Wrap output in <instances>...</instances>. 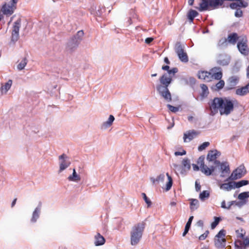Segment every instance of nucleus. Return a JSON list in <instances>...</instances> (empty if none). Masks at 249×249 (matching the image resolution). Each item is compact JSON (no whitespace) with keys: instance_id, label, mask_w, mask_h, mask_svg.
Listing matches in <instances>:
<instances>
[{"instance_id":"1","label":"nucleus","mask_w":249,"mask_h":249,"mask_svg":"<svg viewBox=\"0 0 249 249\" xmlns=\"http://www.w3.org/2000/svg\"><path fill=\"white\" fill-rule=\"evenodd\" d=\"M211 115H214L218 111L221 115H228L234 109V104L232 100L226 98L215 97L209 103Z\"/></svg>"},{"instance_id":"2","label":"nucleus","mask_w":249,"mask_h":249,"mask_svg":"<svg viewBox=\"0 0 249 249\" xmlns=\"http://www.w3.org/2000/svg\"><path fill=\"white\" fill-rule=\"evenodd\" d=\"M159 80L160 84L157 86V91L166 101L171 102L172 96L168 87L172 81V76L165 73L160 78Z\"/></svg>"},{"instance_id":"3","label":"nucleus","mask_w":249,"mask_h":249,"mask_svg":"<svg viewBox=\"0 0 249 249\" xmlns=\"http://www.w3.org/2000/svg\"><path fill=\"white\" fill-rule=\"evenodd\" d=\"M145 223L142 222L135 225L130 232L131 244L136 245L142 237V233L145 228Z\"/></svg>"},{"instance_id":"4","label":"nucleus","mask_w":249,"mask_h":249,"mask_svg":"<svg viewBox=\"0 0 249 249\" xmlns=\"http://www.w3.org/2000/svg\"><path fill=\"white\" fill-rule=\"evenodd\" d=\"M218 0H201L199 6L197 9L199 11H204L211 8L216 9L219 7Z\"/></svg>"},{"instance_id":"5","label":"nucleus","mask_w":249,"mask_h":249,"mask_svg":"<svg viewBox=\"0 0 249 249\" xmlns=\"http://www.w3.org/2000/svg\"><path fill=\"white\" fill-rule=\"evenodd\" d=\"M221 207L223 209L231 210L233 212H236L237 209L245 210L246 213H249V208L248 203H221Z\"/></svg>"},{"instance_id":"6","label":"nucleus","mask_w":249,"mask_h":249,"mask_svg":"<svg viewBox=\"0 0 249 249\" xmlns=\"http://www.w3.org/2000/svg\"><path fill=\"white\" fill-rule=\"evenodd\" d=\"M226 235V231L222 229L215 235L214 238V244L215 247L218 249L225 248L226 240L224 238Z\"/></svg>"},{"instance_id":"7","label":"nucleus","mask_w":249,"mask_h":249,"mask_svg":"<svg viewBox=\"0 0 249 249\" xmlns=\"http://www.w3.org/2000/svg\"><path fill=\"white\" fill-rule=\"evenodd\" d=\"M18 0H11L10 3H5L1 7V11L3 14L9 16L11 15L16 9V3Z\"/></svg>"},{"instance_id":"8","label":"nucleus","mask_w":249,"mask_h":249,"mask_svg":"<svg viewBox=\"0 0 249 249\" xmlns=\"http://www.w3.org/2000/svg\"><path fill=\"white\" fill-rule=\"evenodd\" d=\"M246 169L243 165H241L233 171L231 175L226 179L234 180L242 178L246 174Z\"/></svg>"},{"instance_id":"9","label":"nucleus","mask_w":249,"mask_h":249,"mask_svg":"<svg viewBox=\"0 0 249 249\" xmlns=\"http://www.w3.org/2000/svg\"><path fill=\"white\" fill-rule=\"evenodd\" d=\"M204 156H200L197 160V163L199 165L201 171L206 176H210L212 174L215 170V167L213 166L208 167L204 164Z\"/></svg>"},{"instance_id":"10","label":"nucleus","mask_w":249,"mask_h":249,"mask_svg":"<svg viewBox=\"0 0 249 249\" xmlns=\"http://www.w3.org/2000/svg\"><path fill=\"white\" fill-rule=\"evenodd\" d=\"M21 25V20L18 19L14 22L13 27L10 45H14L19 38V30Z\"/></svg>"},{"instance_id":"11","label":"nucleus","mask_w":249,"mask_h":249,"mask_svg":"<svg viewBox=\"0 0 249 249\" xmlns=\"http://www.w3.org/2000/svg\"><path fill=\"white\" fill-rule=\"evenodd\" d=\"M175 52L180 60L183 62H187L189 60L187 53L184 51V47L180 42H177L175 47Z\"/></svg>"},{"instance_id":"12","label":"nucleus","mask_w":249,"mask_h":249,"mask_svg":"<svg viewBox=\"0 0 249 249\" xmlns=\"http://www.w3.org/2000/svg\"><path fill=\"white\" fill-rule=\"evenodd\" d=\"M248 39L245 36H240V40L237 43V48L239 52L244 55L249 53V50L247 45Z\"/></svg>"},{"instance_id":"13","label":"nucleus","mask_w":249,"mask_h":249,"mask_svg":"<svg viewBox=\"0 0 249 249\" xmlns=\"http://www.w3.org/2000/svg\"><path fill=\"white\" fill-rule=\"evenodd\" d=\"M59 159L60 160L59 172H61L70 166L71 162L68 160V157L65 154L60 155L59 157Z\"/></svg>"},{"instance_id":"14","label":"nucleus","mask_w":249,"mask_h":249,"mask_svg":"<svg viewBox=\"0 0 249 249\" xmlns=\"http://www.w3.org/2000/svg\"><path fill=\"white\" fill-rule=\"evenodd\" d=\"M220 155V153L216 150H210L207 155V159L210 161H214L215 164H220V162L216 160Z\"/></svg>"},{"instance_id":"15","label":"nucleus","mask_w":249,"mask_h":249,"mask_svg":"<svg viewBox=\"0 0 249 249\" xmlns=\"http://www.w3.org/2000/svg\"><path fill=\"white\" fill-rule=\"evenodd\" d=\"M199 134V132L195 130H189L184 134L183 139L184 142H187L188 139L189 141L192 140Z\"/></svg>"},{"instance_id":"16","label":"nucleus","mask_w":249,"mask_h":249,"mask_svg":"<svg viewBox=\"0 0 249 249\" xmlns=\"http://www.w3.org/2000/svg\"><path fill=\"white\" fill-rule=\"evenodd\" d=\"M197 76L199 79L207 81L212 80V73L207 71H200L198 72Z\"/></svg>"},{"instance_id":"17","label":"nucleus","mask_w":249,"mask_h":249,"mask_svg":"<svg viewBox=\"0 0 249 249\" xmlns=\"http://www.w3.org/2000/svg\"><path fill=\"white\" fill-rule=\"evenodd\" d=\"M235 2H233L230 4V7L233 9H237L241 7H246L248 3L242 0H235Z\"/></svg>"},{"instance_id":"18","label":"nucleus","mask_w":249,"mask_h":249,"mask_svg":"<svg viewBox=\"0 0 249 249\" xmlns=\"http://www.w3.org/2000/svg\"><path fill=\"white\" fill-rule=\"evenodd\" d=\"M227 40L229 43L234 45L238 40H240V36H238L237 33H233L228 35Z\"/></svg>"},{"instance_id":"19","label":"nucleus","mask_w":249,"mask_h":249,"mask_svg":"<svg viewBox=\"0 0 249 249\" xmlns=\"http://www.w3.org/2000/svg\"><path fill=\"white\" fill-rule=\"evenodd\" d=\"M80 42V38L76 39V37H73L71 40L68 43V49L72 51L73 49L76 48Z\"/></svg>"},{"instance_id":"20","label":"nucleus","mask_w":249,"mask_h":249,"mask_svg":"<svg viewBox=\"0 0 249 249\" xmlns=\"http://www.w3.org/2000/svg\"><path fill=\"white\" fill-rule=\"evenodd\" d=\"M94 244L96 246H99L104 245L106 240L105 238L99 233H97L94 237Z\"/></svg>"},{"instance_id":"21","label":"nucleus","mask_w":249,"mask_h":249,"mask_svg":"<svg viewBox=\"0 0 249 249\" xmlns=\"http://www.w3.org/2000/svg\"><path fill=\"white\" fill-rule=\"evenodd\" d=\"M248 93H249V83L236 90V94L238 95L244 96Z\"/></svg>"},{"instance_id":"22","label":"nucleus","mask_w":249,"mask_h":249,"mask_svg":"<svg viewBox=\"0 0 249 249\" xmlns=\"http://www.w3.org/2000/svg\"><path fill=\"white\" fill-rule=\"evenodd\" d=\"M41 210V205H39L33 212L32 217L31 219V221L33 223H35L37 219L39 216V214Z\"/></svg>"},{"instance_id":"23","label":"nucleus","mask_w":249,"mask_h":249,"mask_svg":"<svg viewBox=\"0 0 249 249\" xmlns=\"http://www.w3.org/2000/svg\"><path fill=\"white\" fill-rule=\"evenodd\" d=\"M220 169L221 170V176L222 177H225L226 175L229 174L230 168L228 165L225 163L220 164Z\"/></svg>"},{"instance_id":"24","label":"nucleus","mask_w":249,"mask_h":249,"mask_svg":"<svg viewBox=\"0 0 249 249\" xmlns=\"http://www.w3.org/2000/svg\"><path fill=\"white\" fill-rule=\"evenodd\" d=\"M193 219H194L193 216H190V217L189 218V219H188L187 223L185 225L184 231L182 233L183 236H185L186 235V234L188 232V231L191 228V224H192Z\"/></svg>"},{"instance_id":"25","label":"nucleus","mask_w":249,"mask_h":249,"mask_svg":"<svg viewBox=\"0 0 249 249\" xmlns=\"http://www.w3.org/2000/svg\"><path fill=\"white\" fill-rule=\"evenodd\" d=\"M220 187L221 189L228 191H231L232 189L234 188V182H230L222 184Z\"/></svg>"},{"instance_id":"26","label":"nucleus","mask_w":249,"mask_h":249,"mask_svg":"<svg viewBox=\"0 0 249 249\" xmlns=\"http://www.w3.org/2000/svg\"><path fill=\"white\" fill-rule=\"evenodd\" d=\"M229 62V58L226 56H221L217 60V63L221 66L228 65Z\"/></svg>"},{"instance_id":"27","label":"nucleus","mask_w":249,"mask_h":249,"mask_svg":"<svg viewBox=\"0 0 249 249\" xmlns=\"http://www.w3.org/2000/svg\"><path fill=\"white\" fill-rule=\"evenodd\" d=\"M198 15V13L196 11L191 9L189 11L187 15L188 18L190 20V22H192L194 20V18L197 16Z\"/></svg>"},{"instance_id":"28","label":"nucleus","mask_w":249,"mask_h":249,"mask_svg":"<svg viewBox=\"0 0 249 249\" xmlns=\"http://www.w3.org/2000/svg\"><path fill=\"white\" fill-rule=\"evenodd\" d=\"M166 175L168 178V181L166 183L165 189L166 191H169L171 189L173 185V179L172 177L169 175L168 173L166 174Z\"/></svg>"},{"instance_id":"29","label":"nucleus","mask_w":249,"mask_h":249,"mask_svg":"<svg viewBox=\"0 0 249 249\" xmlns=\"http://www.w3.org/2000/svg\"><path fill=\"white\" fill-rule=\"evenodd\" d=\"M200 87L202 90V92L200 94L201 96L203 97H207L209 93L208 87L205 84H201Z\"/></svg>"},{"instance_id":"30","label":"nucleus","mask_w":249,"mask_h":249,"mask_svg":"<svg viewBox=\"0 0 249 249\" xmlns=\"http://www.w3.org/2000/svg\"><path fill=\"white\" fill-rule=\"evenodd\" d=\"M68 179L70 181H78L80 180V177L77 175L75 170H73V173L72 175L68 177Z\"/></svg>"},{"instance_id":"31","label":"nucleus","mask_w":249,"mask_h":249,"mask_svg":"<svg viewBox=\"0 0 249 249\" xmlns=\"http://www.w3.org/2000/svg\"><path fill=\"white\" fill-rule=\"evenodd\" d=\"M249 183V181L246 180H242L238 182H234V188H240L243 186L248 185Z\"/></svg>"},{"instance_id":"32","label":"nucleus","mask_w":249,"mask_h":249,"mask_svg":"<svg viewBox=\"0 0 249 249\" xmlns=\"http://www.w3.org/2000/svg\"><path fill=\"white\" fill-rule=\"evenodd\" d=\"M221 220H222V218L221 217L214 216V221L213 222L211 225V229L213 230L215 229V227L218 225L220 221Z\"/></svg>"},{"instance_id":"33","label":"nucleus","mask_w":249,"mask_h":249,"mask_svg":"<svg viewBox=\"0 0 249 249\" xmlns=\"http://www.w3.org/2000/svg\"><path fill=\"white\" fill-rule=\"evenodd\" d=\"M27 63L26 58H24L22 61L18 65L17 68L19 70H23Z\"/></svg>"},{"instance_id":"34","label":"nucleus","mask_w":249,"mask_h":249,"mask_svg":"<svg viewBox=\"0 0 249 249\" xmlns=\"http://www.w3.org/2000/svg\"><path fill=\"white\" fill-rule=\"evenodd\" d=\"M212 79L220 80L222 77V72L221 71L218 72H214L213 73H212Z\"/></svg>"},{"instance_id":"35","label":"nucleus","mask_w":249,"mask_h":249,"mask_svg":"<svg viewBox=\"0 0 249 249\" xmlns=\"http://www.w3.org/2000/svg\"><path fill=\"white\" fill-rule=\"evenodd\" d=\"M249 197V192H245L240 193L238 196L239 199L244 201L247 198Z\"/></svg>"},{"instance_id":"36","label":"nucleus","mask_w":249,"mask_h":249,"mask_svg":"<svg viewBox=\"0 0 249 249\" xmlns=\"http://www.w3.org/2000/svg\"><path fill=\"white\" fill-rule=\"evenodd\" d=\"M114 119H115L114 116L112 115H110L108 118V120L106 122L104 123V125H105L106 127L111 126Z\"/></svg>"},{"instance_id":"37","label":"nucleus","mask_w":249,"mask_h":249,"mask_svg":"<svg viewBox=\"0 0 249 249\" xmlns=\"http://www.w3.org/2000/svg\"><path fill=\"white\" fill-rule=\"evenodd\" d=\"M182 164L184 168L190 169L191 168L190 162L188 159H184L182 161Z\"/></svg>"},{"instance_id":"38","label":"nucleus","mask_w":249,"mask_h":249,"mask_svg":"<svg viewBox=\"0 0 249 249\" xmlns=\"http://www.w3.org/2000/svg\"><path fill=\"white\" fill-rule=\"evenodd\" d=\"M209 192L208 191H203L199 195V198L202 201H204L205 198L209 196Z\"/></svg>"},{"instance_id":"39","label":"nucleus","mask_w":249,"mask_h":249,"mask_svg":"<svg viewBox=\"0 0 249 249\" xmlns=\"http://www.w3.org/2000/svg\"><path fill=\"white\" fill-rule=\"evenodd\" d=\"M12 84V81L11 80H8V81L5 84V85L2 87V89L4 90L5 92H7L10 88Z\"/></svg>"},{"instance_id":"40","label":"nucleus","mask_w":249,"mask_h":249,"mask_svg":"<svg viewBox=\"0 0 249 249\" xmlns=\"http://www.w3.org/2000/svg\"><path fill=\"white\" fill-rule=\"evenodd\" d=\"M209 145H210L209 142H204L198 146V150L199 151H202V150H204Z\"/></svg>"},{"instance_id":"41","label":"nucleus","mask_w":249,"mask_h":249,"mask_svg":"<svg viewBox=\"0 0 249 249\" xmlns=\"http://www.w3.org/2000/svg\"><path fill=\"white\" fill-rule=\"evenodd\" d=\"M227 42L228 41H227V38H222L220 40H219L217 45L219 47L224 46H225L227 45Z\"/></svg>"},{"instance_id":"42","label":"nucleus","mask_w":249,"mask_h":249,"mask_svg":"<svg viewBox=\"0 0 249 249\" xmlns=\"http://www.w3.org/2000/svg\"><path fill=\"white\" fill-rule=\"evenodd\" d=\"M167 107L172 112L176 113L178 112L179 110V108L178 107H176L174 106H173L171 105H167Z\"/></svg>"},{"instance_id":"43","label":"nucleus","mask_w":249,"mask_h":249,"mask_svg":"<svg viewBox=\"0 0 249 249\" xmlns=\"http://www.w3.org/2000/svg\"><path fill=\"white\" fill-rule=\"evenodd\" d=\"M225 85V82L223 80H220L216 84V87L218 90L222 89Z\"/></svg>"},{"instance_id":"44","label":"nucleus","mask_w":249,"mask_h":249,"mask_svg":"<svg viewBox=\"0 0 249 249\" xmlns=\"http://www.w3.org/2000/svg\"><path fill=\"white\" fill-rule=\"evenodd\" d=\"M238 81V78L235 76H232L230 78L229 81L230 83L232 85H235L237 83Z\"/></svg>"},{"instance_id":"45","label":"nucleus","mask_w":249,"mask_h":249,"mask_svg":"<svg viewBox=\"0 0 249 249\" xmlns=\"http://www.w3.org/2000/svg\"><path fill=\"white\" fill-rule=\"evenodd\" d=\"M209 233V231L208 230L206 231L203 234L200 235L198 237V239L200 241L205 240L208 236V235Z\"/></svg>"},{"instance_id":"46","label":"nucleus","mask_w":249,"mask_h":249,"mask_svg":"<svg viewBox=\"0 0 249 249\" xmlns=\"http://www.w3.org/2000/svg\"><path fill=\"white\" fill-rule=\"evenodd\" d=\"M190 208L191 212H193V211L196 210V209H197V208L199 206V203H190Z\"/></svg>"},{"instance_id":"47","label":"nucleus","mask_w":249,"mask_h":249,"mask_svg":"<svg viewBox=\"0 0 249 249\" xmlns=\"http://www.w3.org/2000/svg\"><path fill=\"white\" fill-rule=\"evenodd\" d=\"M234 15L236 17H237V18H240V17H242L243 12L241 10L240 8L236 9V10L235 12Z\"/></svg>"},{"instance_id":"48","label":"nucleus","mask_w":249,"mask_h":249,"mask_svg":"<svg viewBox=\"0 0 249 249\" xmlns=\"http://www.w3.org/2000/svg\"><path fill=\"white\" fill-rule=\"evenodd\" d=\"M235 247L236 249H246V246L243 244L242 242H239V245L235 244Z\"/></svg>"},{"instance_id":"49","label":"nucleus","mask_w":249,"mask_h":249,"mask_svg":"<svg viewBox=\"0 0 249 249\" xmlns=\"http://www.w3.org/2000/svg\"><path fill=\"white\" fill-rule=\"evenodd\" d=\"M164 178L165 176L163 174H160L157 177L156 181L157 182H163L164 180Z\"/></svg>"},{"instance_id":"50","label":"nucleus","mask_w":249,"mask_h":249,"mask_svg":"<svg viewBox=\"0 0 249 249\" xmlns=\"http://www.w3.org/2000/svg\"><path fill=\"white\" fill-rule=\"evenodd\" d=\"M84 35V32L83 31H79L77 32V35L74 37H76V39H78V38H80V41L81 40L82 37Z\"/></svg>"},{"instance_id":"51","label":"nucleus","mask_w":249,"mask_h":249,"mask_svg":"<svg viewBox=\"0 0 249 249\" xmlns=\"http://www.w3.org/2000/svg\"><path fill=\"white\" fill-rule=\"evenodd\" d=\"M177 72H178V69L177 68H174L172 69L171 70H170L169 71H168V72L167 73L169 74V75H171V74L174 75Z\"/></svg>"},{"instance_id":"52","label":"nucleus","mask_w":249,"mask_h":249,"mask_svg":"<svg viewBox=\"0 0 249 249\" xmlns=\"http://www.w3.org/2000/svg\"><path fill=\"white\" fill-rule=\"evenodd\" d=\"M186 153V152L185 150H183L182 152H179V151H176L175 152V155L176 156H182V155H185Z\"/></svg>"},{"instance_id":"53","label":"nucleus","mask_w":249,"mask_h":249,"mask_svg":"<svg viewBox=\"0 0 249 249\" xmlns=\"http://www.w3.org/2000/svg\"><path fill=\"white\" fill-rule=\"evenodd\" d=\"M243 244L246 247H249V237H246L244 238Z\"/></svg>"},{"instance_id":"54","label":"nucleus","mask_w":249,"mask_h":249,"mask_svg":"<svg viewBox=\"0 0 249 249\" xmlns=\"http://www.w3.org/2000/svg\"><path fill=\"white\" fill-rule=\"evenodd\" d=\"M142 197L143 198L145 202H151L148 199V198L147 197L146 194L145 193H142Z\"/></svg>"},{"instance_id":"55","label":"nucleus","mask_w":249,"mask_h":249,"mask_svg":"<svg viewBox=\"0 0 249 249\" xmlns=\"http://www.w3.org/2000/svg\"><path fill=\"white\" fill-rule=\"evenodd\" d=\"M153 38L152 37H147L145 40V42L147 44H150L153 40Z\"/></svg>"},{"instance_id":"56","label":"nucleus","mask_w":249,"mask_h":249,"mask_svg":"<svg viewBox=\"0 0 249 249\" xmlns=\"http://www.w3.org/2000/svg\"><path fill=\"white\" fill-rule=\"evenodd\" d=\"M196 225L197 226L202 228L203 227V225H204L203 221L201 220H199L197 222Z\"/></svg>"},{"instance_id":"57","label":"nucleus","mask_w":249,"mask_h":249,"mask_svg":"<svg viewBox=\"0 0 249 249\" xmlns=\"http://www.w3.org/2000/svg\"><path fill=\"white\" fill-rule=\"evenodd\" d=\"M162 69L164 71H169V66L168 65L163 66L162 67Z\"/></svg>"},{"instance_id":"58","label":"nucleus","mask_w":249,"mask_h":249,"mask_svg":"<svg viewBox=\"0 0 249 249\" xmlns=\"http://www.w3.org/2000/svg\"><path fill=\"white\" fill-rule=\"evenodd\" d=\"M193 167L195 171H198L199 170V167L196 164H193Z\"/></svg>"},{"instance_id":"59","label":"nucleus","mask_w":249,"mask_h":249,"mask_svg":"<svg viewBox=\"0 0 249 249\" xmlns=\"http://www.w3.org/2000/svg\"><path fill=\"white\" fill-rule=\"evenodd\" d=\"M164 61L167 64H169L170 63L169 60V59H168V58L167 57L164 58Z\"/></svg>"},{"instance_id":"60","label":"nucleus","mask_w":249,"mask_h":249,"mask_svg":"<svg viewBox=\"0 0 249 249\" xmlns=\"http://www.w3.org/2000/svg\"><path fill=\"white\" fill-rule=\"evenodd\" d=\"M236 219L241 221V222H245V220L242 217H239V216H236Z\"/></svg>"},{"instance_id":"61","label":"nucleus","mask_w":249,"mask_h":249,"mask_svg":"<svg viewBox=\"0 0 249 249\" xmlns=\"http://www.w3.org/2000/svg\"><path fill=\"white\" fill-rule=\"evenodd\" d=\"M194 0H188V3L190 5H192L194 3Z\"/></svg>"},{"instance_id":"62","label":"nucleus","mask_w":249,"mask_h":249,"mask_svg":"<svg viewBox=\"0 0 249 249\" xmlns=\"http://www.w3.org/2000/svg\"><path fill=\"white\" fill-rule=\"evenodd\" d=\"M1 12H1V10H0V20L3 18V14H2L1 13Z\"/></svg>"},{"instance_id":"63","label":"nucleus","mask_w":249,"mask_h":249,"mask_svg":"<svg viewBox=\"0 0 249 249\" xmlns=\"http://www.w3.org/2000/svg\"><path fill=\"white\" fill-rule=\"evenodd\" d=\"M152 203H146V207L150 208L152 206Z\"/></svg>"},{"instance_id":"64","label":"nucleus","mask_w":249,"mask_h":249,"mask_svg":"<svg viewBox=\"0 0 249 249\" xmlns=\"http://www.w3.org/2000/svg\"><path fill=\"white\" fill-rule=\"evenodd\" d=\"M157 75V73H155V74H152L151 75V76L152 77H155V76H156Z\"/></svg>"}]
</instances>
